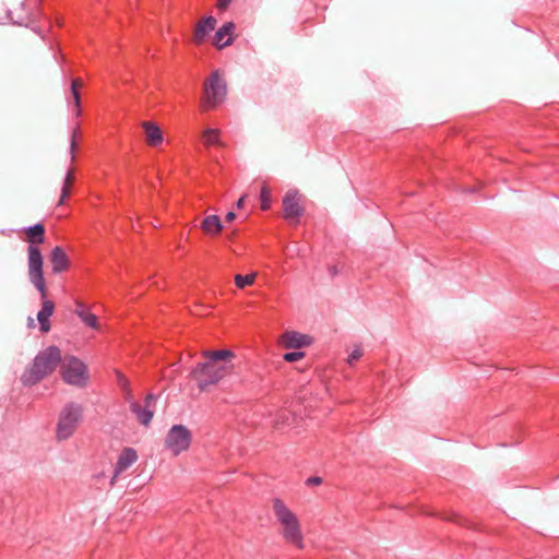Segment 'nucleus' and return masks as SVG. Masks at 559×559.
<instances>
[{"mask_svg": "<svg viewBox=\"0 0 559 559\" xmlns=\"http://www.w3.org/2000/svg\"><path fill=\"white\" fill-rule=\"evenodd\" d=\"M254 278H255V273H251V274H247V275L237 274L235 276V283L238 288L243 289L245 287L252 285L254 282Z\"/></svg>", "mask_w": 559, "mask_h": 559, "instance_id": "24", "label": "nucleus"}, {"mask_svg": "<svg viewBox=\"0 0 559 559\" xmlns=\"http://www.w3.org/2000/svg\"><path fill=\"white\" fill-rule=\"evenodd\" d=\"M82 406L74 402H69L64 405L59 415L56 429L58 440H67L73 435L82 419Z\"/></svg>", "mask_w": 559, "mask_h": 559, "instance_id": "6", "label": "nucleus"}, {"mask_svg": "<svg viewBox=\"0 0 559 559\" xmlns=\"http://www.w3.org/2000/svg\"><path fill=\"white\" fill-rule=\"evenodd\" d=\"M203 139L205 145H215L219 143V132L216 129H206L203 132Z\"/></svg>", "mask_w": 559, "mask_h": 559, "instance_id": "25", "label": "nucleus"}, {"mask_svg": "<svg viewBox=\"0 0 559 559\" xmlns=\"http://www.w3.org/2000/svg\"><path fill=\"white\" fill-rule=\"evenodd\" d=\"M245 200H246V194L241 195L237 202H236V207L237 209H242L243 204H245Z\"/></svg>", "mask_w": 559, "mask_h": 559, "instance_id": "35", "label": "nucleus"}, {"mask_svg": "<svg viewBox=\"0 0 559 559\" xmlns=\"http://www.w3.org/2000/svg\"><path fill=\"white\" fill-rule=\"evenodd\" d=\"M27 325H28L29 328L34 326V320H33V318H32V317H28V319H27Z\"/></svg>", "mask_w": 559, "mask_h": 559, "instance_id": "37", "label": "nucleus"}, {"mask_svg": "<svg viewBox=\"0 0 559 559\" xmlns=\"http://www.w3.org/2000/svg\"><path fill=\"white\" fill-rule=\"evenodd\" d=\"M360 356H361V353H360L358 349H356V350H354V352L349 355V361H352V360H357V359H359V358H360Z\"/></svg>", "mask_w": 559, "mask_h": 559, "instance_id": "34", "label": "nucleus"}, {"mask_svg": "<svg viewBox=\"0 0 559 559\" xmlns=\"http://www.w3.org/2000/svg\"><path fill=\"white\" fill-rule=\"evenodd\" d=\"M328 272H329V275L334 278L335 276L338 275L340 271H338V267L336 264H333V265H329L328 266Z\"/></svg>", "mask_w": 559, "mask_h": 559, "instance_id": "31", "label": "nucleus"}, {"mask_svg": "<svg viewBox=\"0 0 559 559\" xmlns=\"http://www.w3.org/2000/svg\"><path fill=\"white\" fill-rule=\"evenodd\" d=\"M157 399H158V395H156V394H153V393L146 394V396L144 399V406L147 408L154 409Z\"/></svg>", "mask_w": 559, "mask_h": 559, "instance_id": "28", "label": "nucleus"}, {"mask_svg": "<svg viewBox=\"0 0 559 559\" xmlns=\"http://www.w3.org/2000/svg\"><path fill=\"white\" fill-rule=\"evenodd\" d=\"M51 272L59 274L70 269L71 262L63 248L56 246L50 251Z\"/></svg>", "mask_w": 559, "mask_h": 559, "instance_id": "13", "label": "nucleus"}, {"mask_svg": "<svg viewBox=\"0 0 559 559\" xmlns=\"http://www.w3.org/2000/svg\"><path fill=\"white\" fill-rule=\"evenodd\" d=\"M231 0H217V8L219 10H226Z\"/></svg>", "mask_w": 559, "mask_h": 559, "instance_id": "32", "label": "nucleus"}, {"mask_svg": "<svg viewBox=\"0 0 559 559\" xmlns=\"http://www.w3.org/2000/svg\"><path fill=\"white\" fill-rule=\"evenodd\" d=\"M16 233L25 234L27 247V275L32 284L38 285L44 289V255L39 249L46 240V226L43 222L29 226L21 227Z\"/></svg>", "mask_w": 559, "mask_h": 559, "instance_id": "2", "label": "nucleus"}, {"mask_svg": "<svg viewBox=\"0 0 559 559\" xmlns=\"http://www.w3.org/2000/svg\"><path fill=\"white\" fill-rule=\"evenodd\" d=\"M453 521L460 523V524H465L466 520L463 519L462 516L460 515H454V519H452Z\"/></svg>", "mask_w": 559, "mask_h": 559, "instance_id": "36", "label": "nucleus"}, {"mask_svg": "<svg viewBox=\"0 0 559 559\" xmlns=\"http://www.w3.org/2000/svg\"><path fill=\"white\" fill-rule=\"evenodd\" d=\"M62 380L70 385L85 388L90 380L88 369L76 356L66 357L60 367Z\"/></svg>", "mask_w": 559, "mask_h": 559, "instance_id": "5", "label": "nucleus"}, {"mask_svg": "<svg viewBox=\"0 0 559 559\" xmlns=\"http://www.w3.org/2000/svg\"><path fill=\"white\" fill-rule=\"evenodd\" d=\"M260 207L262 211H269L271 207V191L266 183H263L260 190Z\"/></svg>", "mask_w": 559, "mask_h": 559, "instance_id": "23", "label": "nucleus"}, {"mask_svg": "<svg viewBox=\"0 0 559 559\" xmlns=\"http://www.w3.org/2000/svg\"><path fill=\"white\" fill-rule=\"evenodd\" d=\"M80 86H81V81L79 79H73L71 82V94L73 97L76 116L81 115V106H80L81 95H80V91H79Z\"/></svg>", "mask_w": 559, "mask_h": 559, "instance_id": "21", "label": "nucleus"}, {"mask_svg": "<svg viewBox=\"0 0 559 559\" xmlns=\"http://www.w3.org/2000/svg\"><path fill=\"white\" fill-rule=\"evenodd\" d=\"M216 19L213 15L204 16L195 26L194 41L200 45L204 41L209 33L215 29Z\"/></svg>", "mask_w": 559, "mask_h": 559, "instance_id": "15", "label": "nucleus"}, {"mask_svg": "<svg viewBox=\"0 0 559 559\" xmlns=\"http://www.w3.org/2000/svg\"><path fill=\"white\" fill-rule=\"evenodd\" d=\"M200 228L205 235L214 237L222 233L224 225L221 217L216 214H213L207 215L202 219Z\"/></svg>", "mask_w": 559, "mask_h": 559, "instance_id": "16", "label": "nucleus"}, {"mask_svg": "<svg viewBox=\"0 0 559 559\" xmlns=\"http://www.w3.org/2000/svg\"><path fill=\"white\" fill-rule=\"evenodd\" d=\"M62 361L61 350L56 345H50L40 350L21 376L24 386H33L50 376Z\"/></svg>", "mask_w": 559, "mask_h": 559, "instance_id": "3", "label": "nucleus"}, {"mask_svg": "<svg viewBox=\"0 0 559 559\" xmlns=\"http://www.w3.org/2000/svg\"><path fill=\"white\" fill-rule=\"evenodd\" d=\"M306 484L309 486L310 485L318 486V485L322 484V478L319 476H311V477L307 478Z\"/></svg>", "mask_w": 559, "mask_h": 559, "instance_id": "30", "label": "nucleus"}, {"mask_svg": "<svg viewBox=\"0 0 559 559\" xmlns=\"http://www.w3.org/2000/svg\"><path fill=\"white\" fill-rule=\"evenodd\" d=\"M130 411L136 416L138 421L145 427L151 424L155 413V409L142 406L136 401L130 402Z\"/></svg>", "mask_w": 559, "mask_h": 559, "instance_id": "18", "label": "nucleus"}, {"mask_svg": "<svg viewBox=\"0 0 559 559\" xmlns=\"http://www.w3.org/2000/svg\"><path fill=\"white\" fill-rule=\"evenodd\" d=\"M237 217V214L234 211H229L225 215V221L227 223H231Z\"/></svg>", "mask_w": 559, "mask_h": 559, "instance_id": "33", "label": "nucleus"}, {"mask_svg": "<svg viewBox=\"0 0 559 559\" xmlns=\"http://www.w3.org/2000/svg\"><path fill=\"white\" fill-rule=\"evenodd\" d=\"M227 93L225 81L214 71L205 83L206 100L211 107L224 102Z\"/></svg>", "mask_w": 559, "mask_h": 559, "instance_id": "9", "label": "nucleus"}, {"mask_svg": "<svg viewBox=\"0 0 559 559\" xmlns=\"http://www.w3.org/2000/svg\"><path fill=\"white\" fill-rule=\"evenodd\" d=\"M71 181H72V171L68 170L63 180V185L61 188V194L58 201V205H62L66 199L70 195L71 192Z\"/></svg>", "mask_w": 559, "mask_h": 559, "instance_id": "22", "label": "nucleus"}, {"mask_svg": "<svg viewBox=\"0 0 559 559\" xmlns=\"http://www.w3.org/2000/svg\"><path fill=\"white\" fill-rule=\"evenodd\" d=\"M203 356L205 360L198 362L191 371V377L197 380L201 391L218 383L233 368V359L236 357L233 350L226 348L205 350Z\"/></svg>", "mask_w": 559, "mask_h": 559, "instance_id": "1", "label": "nucleus"}, {"mask_svg": "<svg viewBox=\"0 0 559 559\" xmlns=\"http://www.w3.org/2000/svg\"><path fill=\"white\" fill-rule=\"evenodd\" d=\"M117 377H118V383L119 385L122 388V389H128L129 388V381L128 379L121 373V372H117Z\"/></svg>", "mask_w": 559, "mask_h": 559, "instance_id": "29", "label": "nucleus"}, {"mask_svg": "<svg viewBox=\"0 0 559 559\" xmlns=\"http://www.w3.org/2000/svg\"><path fill=\"white\" fill-rule=\"evenodd\" d=\"M305 357V353L299 350V349H296L294 352H288V353H285L283 358L285 361L287 362H295L301 358Z\"/></svg>", "mask_w": 559, "mask_h": 559, "instance_id": "26", "label": "nucleus"}, {"mask_svg": "<svg viewBox=\"0 0 559 559\" xmlns=\"http://www.w3.org/2000/svg\"><path fill=\"white\" fill-rule=\"evenodd\" d=\"M273 510L276 520L283 526L282 535L284 539L296 546L298 549H302L305 547L304 535L296 514L289 510L285 502L280 498L273 499Z\"/></svg>", "mask_w": 559, "mask_h": 559, "instance_id": "4", "label": "nucleus"}, {"mask_svg": "<svg viewBox=\"0 0 559 559\" xmlns=\"http://www.w3.org/2000/svg\"><path fill=\"white\" fill-rule=\"evenodd\" d=\"M304 195L297 189H289L282 199L283 217L285 221L293 223L298 221L305 214L302 205Z\"/></svg>", "mask_w": 559, "mask_h": 559, "instance_id": "8", "label": "nucleus"}, {"mask_svg": "<svg viewBox=\"0 0 559 559\" xmlns=\"http://www.w3.org/2000/svg\"><path fill=\"white\" fill-rule=\"evenodd\" d=\"M138 460V453L133 448H124L118 456L114 475L109 481L110 487L116 483L117 477L129 468Z\"/></svg>", "mask_w": 559, "mask_h": 559, "instance_id": "11", "label": "nucleus"}, {"mask_svg": "<svg viewBox=\"0 0 559 559\" xmlns=\"http://www.w3.org/2000/svg\"><path fill=\"white\" fill-rule=\"evenodd\" d=\"M192 442V433L185 425H174L165 438V448L175 456L187 451Z\"/></svg>", "mask_w": 559, "mask_h": 559, "instance_id": "7", "label": "nucleus"}, {"mask_svg": "<svg viewBox=\"0 0 559 559\" xmlns=\"http://www.w3.org/2000/svg\"><path fill=\"white\" fill-rule=\"evenodd\" d=\"M142 127L146 134V142L150 146H158L163 143V131L155 122L144 121Z\"/></svg>", "mask_w": 559, "mask_h": 559, "instance_id": "17", "label": "nucleus"}, {"mask_svg": "<svg viewBox=\"0 0 559 559\" xmlns=\"http://www.w3.org/2000/svg\"><path fill=\"white\" fill-rule=\"evenodd\" d=\"M103 477H105V474L103 472L95 475V478H97V479L103 478Z\"/></svg>", "mask_w": 559, "mask_h": 559, "instance_id": "38", "label": "nucleus"}, {"mask_svg": "<svg viewBox=\"0 0 559 559\" xmlns=\"http://www.w3.org/2000/svg\"><path fill=\"white\" fill-rule=\"evenodd\" d=\"M75 313L81 319V321L88 328L93 330L99 329L97 316L86 310L82 302H76Z\"/></svg>", "mask_w": 559, "mask_h": 559, "instance_id": "19", "label": "nucleus"}, {"mask_svg": "<svg viewBox=\"0 0 559 559\" xmlns=\"http://www.w3.org/2000/svg\"><path fill=\"white\" fill-rule=\"evenodd\" d=\"M284 338V346L289 349H300L311 345L313 342L310 335L297 331L286 332Z\"/></svg>", "mask_w": 559, "mask_h": 559, "instance_id": "14", "label": "nucleus"}, {"mask_svg": "<svg viewBox=\"0 0 559 559\" xmlns=\"http://www.w3.org/2000/svg\"><path fill=\"white\" fill-rule=\"evenodd\" d=\"M36 290L40 295V299L43 301L41 309L37 313V320L39 323V330L41 333H48L51 330L50 317L55 311V302L47 298L48 289L46 280L44 278V289L38 287V285L33 284Z\"/></svg>", "mask_w": 559, "mask_h": 559, "instance_id": "10", "label": "nucleus"}, {"mask_svg": "<svg viewBox=\"0 0 559 559\" xmlns=\"http://www.w3.org/2000/svg\"><path fill=\"white\" fill-rule=\"evenodd\" d=\"M236 25L234 22H225L214 35L213 45L216 46L217 49H224L230 46L234 43V31Z\"/></svg>", "mask_w": 559, "mask_h": 559, "instance_id": "12", "label": "nucleus"}, {"mask_svg": "<svg viewBox=\"0 0 559 559\" xmlns=\"http://www.w3.org/2000/svg\"><path fill=\"white\" fill-rule=\"evenodd\" d=\"M76 134H78V129H73L72 131V134H71V139H70V155H71V160L74 159L75 155H74V152L76 150Z\"/></svg>", "mask_w": 559, "mask_h": 559, "instance_id": "27", "label": "nucleus"}, {"mask_svg": "<svg viewBox=\"0 0 559 559\" xmlns=\"http://www.w3.org/2000/svg\"><path fill=\"white\" fill-rule=\"evenodd\" d=\"M8 16L10 21L20 26H29L31 16L27 12L24 10V2H20V7L14 10L8 11Z\"/></svg>", "mask_w": 559, "mask_h": 559, "instance_id": "20", "label": "nucleus"}]
</instances>
